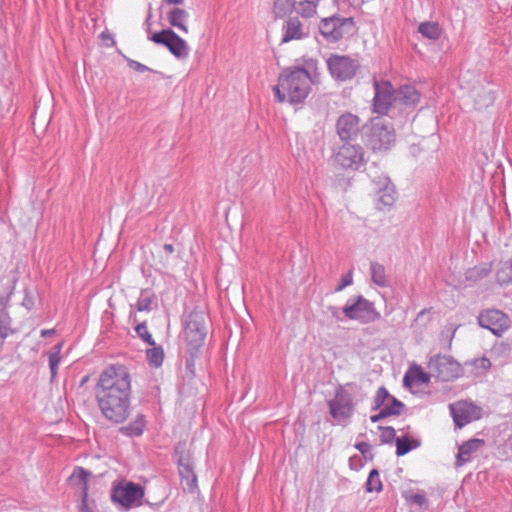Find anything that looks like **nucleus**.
<instances>
[{
    "label": "nucleus",
    "instance_id": "obj_1",
    "mask_svg": "<svg viewBox=\"0 0 512 512\" xmlns=\"http://www.w3.org/2000/svg\"><path fill=\"white\" fill-rule=\"evenodd\" d=\"M131 376L124 365L106 367L99 375L95 395L102 415L114 423H123L129 416Z\"/></svg>",
    "mask_w": 512,
    "mask_h": 512
},
{
    "label": "nucleus",
    "instance_id": "obj_2",
    "mask_svg": "<svg viewBox=\"0 0 512 512\" xmlns=\"http://www.w3.org/2000/svg\"><path fill=\"white\" fill-rule=\"evenodd\" d=\"M312 77L310 72L300 66H292L282 70L278 84L273 87L275 99L282 103L300 104L311 92Z\"/></svg>",
    "mask_w": 512,
    "mask_h": 512
},
{
    "label": "nucleus",
    "instance_id": "obj_3",
    "mask_svg": "<svg viewBox=\"0 0 512 512\" xmlns=\"http://www.w3.org/2000/svg\"><path fill=\"white\" fill-rule=\"evenodd\" d=\"M327 406L335 424L344 427L350 424L355 413V402L353 395L343 386L336 388L333 398L327 401Z\"/></svg>",
    "mask_w": 512,
    "mask_h": 512
},
{
    "label": "nucleus",
    "instance_id": "obj_4",
    "mask_svg": "<svg viewBox=\"0 0 512 512\" xmlns=\"http://www.w3.org/2000/svg\"><path fill=\"white\" fill-rule=\"evenodd\" d=\"M185 339L190 350H198L205 342L207 336V314L203 310L191 311L185 323Z\"/></svg>",
    "mask_w": 512,
    "mask_h": 512
},
{
    "label": "nucleus",
    "instance_id": "obj_5",
    "mask_svg": "<svg viewBox=\"0 0 512 512\" xmlns=\"http://www.w3.org/2000/svg\"><path fill=\"white\" fill-rule=\"evenodd\" d=\"M342 312L349 320H355L362 324H368L380 318V313L377 312L374 304L362 295L349 298Z\"/></svg>",
    "mask_w": 512,
    "mask_h": 512
},
{
    "label": "nucleus",
    "instance_id": "obj_6",
    "mask_svg": "<svg viewBox=\"0 0 512 512\" xmlns=\"http://www.w3.org/2000/svg\"><path fill=\"white\" fill-rule=\"evenodd\" d=\"M326 64L331 77L340 82L353 79L360 69L358 59L348 55L331 54L327 58Z\"/></svg>",
    "mask_w": 512,
    "mask_h": 512
},
{
    "label": "nucleus",
    "instance_id": "obj_7",
    "mask_svg": "<svg viewBox=\"0 0 512 512\" xmlns=\"http://www.w3.org/2000/svg\"><path fill=\"white\" fill-rule=\"evenodd\" d=\"M428 368L432 376L441 381H452L463 374L461 365L451 356L437 354L428 362Z\"/></svg>",
    "mask_w": 512,
    "mask_h": 512
},
{
    "label": "nucleus",
    "instance_id": "obj_8",
    "mask_svg": "<svg viewBox=\"0 0 512 512\" xmlns=\"http://www.w3.org/2000/svg\"><path fill=\"white\" fill-rule=\"evenodd\" d=\"M156 44L165 46L172 55L178 59H184L189 55L187 42L178 36L171 28L163 29L149 37Z\"/></svg>",
    "mask_w": 512,
    "mask_h": 512
},
{
    "label": "nucleus",
    "instance_id": "obj_9",
    "mask_svg": "<svg viewBox=\"0 0 512 512\" xmlns=\"http://www.w3.org/2000/svg\"><path fill=\"white\" fill-rule=\"evenodd\" d=\"M308 19H303L300 15L287 16L281 27L280 43H289L291 41H300L307 38L310 34V27L307 24Z\"/></svg>",
    "mask_w": 512,
    "mask_h": 512
},
{
    "label": "nucleus",
    "instance_id": "obj_10",
    "mask_svg": "<svg viewBox=\"0 0 512 512\" xmlns=\"http://www.w3.org/2000/svg\"><path fill=\"white\" fill-rule=\"evenodd\" d=\"M364 149L358 144L345 143L335 153L336 163L344 169L358 170L364 163Z\"/></svg>",
    "mask_w": 512,
    "mask_h": 512
},
{
    "label": "nucleus",
    "instance_id": "obj_11",
    "mask_svg": "<svg viewBox=\"0 0 512 512\" xmlns=\"http://www.w3.org/2000/svg\"><path fill=\"white\" fill-rule=\"evenodd\" d=\"M394 140V130L389 123L379 118L372 122L369 143L373 150H387Z\"/></svg>",
    "mask_w": 512,
    "mask_h": 512
},
{
    "label": "nucleus",
    "instance_id": "obj_12",
    "mask_svg": "<svg viewBox=\"0 0 512 512\" xmlns=\"http://www.w3.org/2000/svg\"><path fill=\"white\" fill-rule=\"evenodd\" d=\"M478 324L491 331L495 336H502L510 327V318L498 309L483 310L477 317Z\"/></svg>",
    "mask_w": 512,
    "mask_h": 512
},
{
    "label": "nucleus",
    "instance_id": "obj_13",
    "mask_svg": "<svg viewBox=\"0 0 512 512\" xmlns=\"http://www.w3.org/2000/svg\"><path fill=\"white\" fill-rule=\"evenodd\" d=\"M352 25V18L332 16L321 20L319 30L327 41L336 42L349 32Z\"/></svg>",
    "mask_w": 512,
    "mask_h": 512
},
{
    "label": "nucleus",
    "instance_id": "obj_14",
    "mask_svg": "<svg viewBox=\"0 0 512 512\" xmlns=\"http://www.w3.org/2000/svg\"><path fill=\"white\" fill-rule=\"evenodd\" d=\"M450 413L458 428H463L482 417V408L469 401H458L449 405Z\"/></svg>",
    "mask_w": 512,
    "mask_h": 512
},
{
    "label": "nucleus",
    "instance_id": "obj_15",
    "mask_svg": "<svg viewBox=\"0 0 512 512\" xmlns=\"http://www.w3.org/2000/svg\"><path fill=\"white\" fill-rule=\"evenodd\" d=\"M144 497V490L139 484L129 482L114 489L112 498L126 509L140 506Z\"/></svg>",
    "mask_w": 512,
    "mask_h": 512
},
{
    "label": "nucleus",
    "instance_id": "obj_16",
    "mask_svg": "<svg viewBox=\"0 0 512 512\" xmlns=\"http://www.w3.org/2000/svg\"><path fill=\"white\" fill-rule=\"evenodd\" d=\"M375 95L373 98L374 112L386 114L395 104V90L389 81L374 80Z\"/></svg>",
    "mask_w": 512,
    "mask_h": 512
},
{
    "label": "nucleus",
    "instance_id": "obj_17",
    "mask_svg": "<svg viewBox=\"0 0 512 512\" xmlns=\"http://www.w3.org/2000/svg\"><path fill=\"white\" fill-rule=\"evenodd\" d=\"M376 187V207L383 210L391 207L396 200V190L390 179L386 176H380L373 179Z\"/></svg>",
    "mask_w": 512,
    "mask_h": 512
},
{
    "label": "nucleus",
    "instance_id": "obj_18",
    "mask_svg": "<svg viewBox=\"0 0 512 512\" xmlns=\"http://www.w3.org/2000/svg\"><path fill=\"white\" fill-rule=\"evenodd\" d=\"M336 131L342 141L352 140L359 132V118L352 113L342 114L336 122Z\"/></svg>",
    "mask_w": 512,
    "mask_h": 512
},
{
    "label": "nucleus",
    "instance_id": "obj_19",
    "mask_svg": "<svg viewBox=\"0 0 512 512\" xmlns=\"http://www.w3.org/2000/svg\"><path fill=\"white\" fill-rule=\"evenodd\" d=\"M178 469L184 489L194 493L197 490V476L189 455H181L178 459Z\"/></svg>",
    "mask_w": 512,
    "mask_h": 512
},
{
    "label": "nucleus",
    "instance_id": "obj_20",
    "mask_svg": "<svg viewBox=\"0 0 512 512\" xmlns=\"http://www.w3.org/2000/svg\"><path fill=\"white\" fill-rule=\"evenodd\" d=\"M404 407V404L394 396L390 395L386 388L380 387L376 392L372 409L378 410L382 408H390L397 411L392 413V415L398 416L403 412Z\"/></svg>",
    "mask_w": 512,
    "mask_h": 512
},
{
    "label": "nucleus",
    "instance_id": "obj_21",
    "mask_svg": "<svg viewBox=\"0 0 512 512\" xmlns=\"http://www.w3.org/2000/svg\"><path fill=\"white\" fill-rule=\"evenodd\" d=\"M162 14L166 15L167 21L172 27L177 28L185 34L188 33L189 30L187 22L190 17L188 11L178 6H174L171 8L166 7L165 11Z\"/></svg>",
    "mask_w": 512,
    "mask_h": 512
},
{
    "label": "nucleus",
    "instance_id": "obj_22",
    "mask_svg": "<svg viewBox=\"0 0 512 512\" xmlns=\"http://www.w3.org/2000/svg\"><path fill=\"white\" fill-rule=\"evenodd\" d=\"M485 444L483 439L472 438L459 446L456 465L462 466L471 461L473 455Z\"/></svg>",
    "mask_w": 512,
    "mask_h": 512
},
{
    "label": "nucleus",
    "instance_id": "obj_23",
    "mask_svg": "<svg viewBox=\"0 0 512 512\" xmlns=\"http://www.w3.org/2000/svg\"><path fill=\"white\" fill-rule=\"evenodd\" d=\"M420 98L419 92L412 85H403L395 90V104L401 106H414Z\"/></svg>",
    "mask_w": 512,
    "mask_h": 512
},
{
    "label": "nucleus",
    "instance_id": "obj_24",
    "mask_svg": "<svg viewBox=\"0 0 512 512\" xmlns=\"http://www.w3.org/2000/svg\"><path fill=\"white\" fill-rule=\"evenodd\" d=\"M430 381V374L424 372L419 366H412L403 378L404 386L413 387L418 384H426Z\"/></svg>",
    "mask_w": 512,
    "mask_h": 512
},
{
    "label": "nucleus",
    "instance_id": "obj_25",
    "mask_svg": "<svg viewBox=\"0 0 512 512\" xmlns=\"http://www.w3.org/2000/svg\"><path fill=\"white\" fill-rule=\"evenodd\" d=\"M271 3L275 18L290 16L293 10L297 13L298 1L296 0H271Z\"/></svg>",
    "mask_w": 512,
    "mask_h": 512
},
{
    "label": "nucleus",
    "instance_id": "obj_26",
    "mask_svg": "<svg viewBox=\"0 0 512 512\" xmlns=\"http://www.w3.org/2000/svg\"><path fill=\"white\" fill-rule=\"evenodd\" d=\"M89 476L90 472H88L82 467H77L74 469L73 473L69 477V481L72 486L78 487L81 495H84V492L88 493Z\"/></svg>",
    "mask_w": 512,
    "mask_h": 512
},
{
    "label": "nucleus",
    "instance_id": "obj_27",
    "mask_svg": "<svg viewBox=\"0 0 512 512\" xmlns=\"http://www.w3.org/2000/svg\"><path fill=\"white\" fill-rule=\"evenodd\" d=\"M421 442L418 439L410 438L409 436L396 438V455L404 456L410 451L418 448Z\"/></svg>",
    "mask_w": 512,
    "mask_h": 512
},
{
    "label": "nucleus",
    "instance_id": "obj_28",
    "mask_svg": "<svg viewBox=\"0 0 512 512\" xmlns=\"http://www.w3.org/2000/svg\"><path fill=\"white\" fill-rule=\"evenodd\" d=\"M371 279L374 284L379 287L388 286V280L386 277L385 267L378 263L372 262L370 265Z\"/></svg>",
    "mask_w": 512,
    "mask_h": 512
},
{
    "label": "nucleus",
    "instance_id": "obj_29",
    "mask_svg": "<svg viewBox=\"0 0 512 512\" xmlns=\"http://www.w3.org/2000/svg\"><path fill=\"white\" fill-rule=\"evenodd\" d=\"M418 32L427 39L437 40L441 35V28L436 22H423L418 26Z\"/></svg>",
    "mask_w": 512,
    "mask_h": 512
},
{
    "label": "nucleus",
    "instance_id": "obj_30",
    "mask_svg": "<svg viewBox=\"0 0 512 512\" xmlns=\"http://www.w3.org/2000/svg\"><path fill=\"white\" fill-rule=\"evenodd\" d=\"M155 296L151 290L143 289L140 292L139 298L136 302V309L140 312H149L152 310V304Z\"/></svg>",
    "mask_w": 512,
    "mask_h": 512
},
{
    "label": "nucleus",
    "instance_id": "obj_31",
    "mask_svg": "<svg viewBox=\"0 0 512 512\" xmlns=\"http://www.w3.org/2000/svg\"><path fill=\"white\" fill-rule=\"evenodd\" d=\"M496 278L500 285H509L512 283V258L502 263L496 273Z\"/></svg>",
    "mask_w": 512,
    "mask_h": 512
},
{
    "label": "nucleus",
    "instance_id": "obj_32",
    "mask_svg": "<svg viewBox=\"0 0 512 512\" xmlns=\"http://www.w3.org/2000/svg\"><path fill=\"white\" fill-rule=\"evenodd\" d=\"M13 332L11 318L6 307H0V338L2 341Z\"/></svg>",
    "mask_w": 512,
    "mask_h": 512
},
{
    "label": "nucleus",
    "instance_id": "obj_33",
    "mask_svg": "<svg viewBox=\"0 0 512 512\" xmlns=\"http://www.w3.org/2000/svg\"><path fill=\"white\" fill-rule=\"evenodd\" d=\"M61 349L62 345L57 344L49 353V368L51 372V379H54L57 374V369L61 361Z\"/></svg>",
    "mask_w": 512,
    "mask_h": 512
},
{
    "label": "nucleus",
    "instance_id": "obj_34",
    "mask_svg": "<svg viewBox=\"0 0 512 512\" xmlns=\"http://www.w3.org/2000/svg\"><path fill=\"white\" fill-rule=\"evenodd\" d=\"M145 427V419L143 415L137 416V418L131 422L128 426L123 427L122 430L129 436H140Z\"/></svg>",
    "mask_w": 512,
    "mask_h": 512
},
{
    "label": "nucleus",
    "instance_id": "obj_35",
    "mask_svg": "<svg viewBox=\"0 0 512 512\" xmlns=\"http://www.w3.org/2000/svg\"><path fill=\"white\" fill-rule=\"evenodd\" d=\"M146 357L149 365L160 367L164 360V351L162 347H152L146 351Z\"/></svg>",
    "mask_w": 512,
    "mask_h": 512
},
{
    "label": "nucleus",
    "instance_id": "obj_36",
    "mask_svg": "<svg viewBox=\"0 0 512 512\" xmlns=\"http://www.w3.org/2000/svg\"><path fill=\"white\" fill-rule=\"evenodd\" d=\"M383 489L382 482L380 480L379 472L377 469L371 470L369 476L366 481V491L371 492H381Z\"/></svg>",
    "mask_w": 512,
    "mask_h": 512
},
{
    "label": "nucleus",
    "instance_id": "obj_37",
    "mask_svg": "<svg viewBox=\"0 0 512 512\" xmlns=\"http://www.w3.org/2000/svg\"><path fill=\"white\" fill-rule=\"evenodd\" d=\"M490 268L485 265L475 266L466 272V279L471 281H477L484 276L488 275Z\"/></svg>",
    "mask_w": 512,
    "mask_h": 512
},
{
    "label": "nucleus",
    "instance_id": "obj_38",
    "mask_svg": "<svg viewBox=\"0 0 512 512\" xmlns=\"http://www.w3.org/2000/svg\"><path fill=\"white\" fill-rule=\"evenodd\" d=\"M138 336L144 341L146 342L147 344L151 345V346H154L155 345V341L152 337V335L149 333L148 329H147V325L145 323H140L136 326L135 328Z\"/></svg>",
    "mask_w": 512,
    "mask_h": 512
},
{
    "label": "nucleus",
    "instance_id": "obj_39",
    "mask_svg": "<svg viewBox=\"0 0 512 512\" xmlns=\"http://www.w3.org/2000/svg\"><path fill=\"white\" fill-rule=\"evenodd\" d=\"M381 430L380 439L382 443H392L394 440L396 441V431L391 426H379Z\"/></svg>",
    "mask_w": 512,
    "mask_h": 512
},
{
    "label": "nucleus",
    "instance_id": "obj_40",
    "mask_svg": "<svg viewBox=\"0 0 512 512\" xmlns=\"http://www.w3.org/2000/svg\"><path fill=\"white\" fill-rule=\"evenodd\" d=\"M353 283V274L352 271H349L345 275H343L340 279L339 284L335 287V292H340L346 287L350 286Z\"/></svg>",
    "mask_w": 512,
    "mask_h": 512
},
{
    "label": "nucleus",
    "instance_id": "obj_41",
    "mask_svg": "<svg viewBox=\"0 0 512 512\" xmlns=\"http://www.w3.org/2000/svg\"><path fill=\"white\" fill-rule=\"evenodd\" d=\"M395 412H396L395 410H392L390 408H382V409H380L379 413L372 415L370 417V420H371V422L376 423L384 418L391 416L392 413H395Z\"/></svg>",
    "mask_w": 512,
    "mask_h": 512
},
{
    "label": "nucleus",
    "instance_id": "obj_42",
    "mask_svg": "<svg viewBox=\"0 0 512 512\" xmlns=\"http://www.w3.org/2000/svg\"><path fill=\"white\" fill-rule=\"evenodd\" d=\"M406 499L408 502L416 504L420 507L423 506L427 501L424 493H415L412 494L410 497H407Z\"/></svg>",
    "mask_w": 512,
    "mask_h": 512
},
{
    "label": "nucleus",
    "instance_id": "obj_43",
    "mask_svg": "<svg viewBox=\"0 0 512 512\" xmlns=\"http://www.w3.org/2000/svg\"><path fill=\"white\" fill-rule=\"evenodd\" d=\"M128 66L131 69H133V70H135V71H137L139 73H144L146 71H150L149 67H147L144 64H142V63H140L138 61H135V60H129L128 61Z\"/></svg>",
    "mask_w": 512,
    "mask_h": 512
},
{
    "label": "nucleus",
    "instance_id": "obj_44",
    "mask_svg": "<svg viewBox=\"0 0 512 512\" xmlns=\"http://www.w3.org/2000/svg\"><path fill=\"white\" fill-rule=\"evenodd\" d=\"M327 312L331 315L332 318H334L336 321H341V311L338 307L329 305L327 307Z\"/></svg>",
    "mask_w": 512,
    "mask_h": 512
},
{
    "label": "nucleus",
    "instance_id": "obj_45",
    "mask_svg": "<svg viewBox=\"0 0 512 512\" xmlns=\"http://www.w3.org/2000/svg\"><path fill=\"white\" fill-rule=\"evenodd\" d=\"M184 1L185 0H163L160 6V12L163 13L169 5L177 6L182 4Z\"/></svg>",
    "mask_w": 512,
    "mask_h": 512
},
{
    "label": "nucleus",
    "instance_id": "obj_46",
    "mask_svg": "<svg viewBox=\"0 0 512 512\" xmlns=\"http://www.w3.org/2000/svg\"><path fill=\"white\" fill-rule=\"evenodd\" d=\"M88 493L84 492V495H81V504H80V512H92V510L88 507Z\"/></svg>",
    "mask_w": 512,
    "mask_h": 512
},
{
    "label": "nucleus",
    "instance_id": "obj_47",
    "mask_svg": "<svg viewBox=\"0 0 512 512\" xmlns=\"http://www.w3.org/2000/svg\"><path fill=\"white\" fill-rule=\"evenodd\" d=\"M356 449L361 452L363 455H365L366 453L370 452L371 450V446L370 444L366 443V442H360V443H357L355 445Z\"/></svg>",
    "mask_w": 512,
    "mask_h": 512
},
{
    "label": "nucleus",
    "instance_id": "obj_48",
    "mask_svg": "<svg viewBox=\"0 0 512 512\" xmlns=\"http://www.w3.org/2000/svg\"><path fill=\"white\" fill-rule=\"evenodd\" d=\"M54 334V330L53 329H43L41 330V336L42 337H49L51 335Z\"/></svg>",
    "mask_w": 512,
    "mask_h": 512
},
{
    "label": "nucleus",
    "instance_id": "obj_49",
    "mask_svg": "<svg viewBox=\"0 0 512 512\" xmlns=\"http://www.w3.org/2000/svg\"><path fill=\"white\" fill-rule=\"evenodd\" d=\"M163 249L165 250V252L167 253H172L174 251V247L172 244H165L163 246Z\"/></svg>",
    "mask_w": 512,
    "mask_h": 512
},
{
    "label": "nucleus",
    "instance_id": "obj_50",
    "mask_svg": "<svg viewBox=\"0 0 512 512\" xmlns=\"http://www.w3.org/2000/svg\"><path fill=\"white\" fill-rule=\"evenodd\" d=\"M482 363H483V367H490L491 363L488 359L484 358L482 360Z\"/></svg>",
    "mask_w": 512,
    "mask_h": 512
},
{
    "label": "nucleus",
    "instance_id": "obj_51",
    "mask_svg": "<svg viewBox=\"0 0 512 512\" xmlns=\"http://www.w3.org/2000/svg\"><path fill=\"white\" fill-rule=\"evenodd\" d=\"M315 65H316V61H314L313 59H310V61L308 62V67L313 68V67H315Z\"/></svg>",
    "mask_w": 512,
    "mask_h": 512
},
{
    "label": "nucleus",
    "instance_id": "obj_52",
    "mask_svg": "<svg viewBox=\"0 0 512 512\" xmlns=\"http://www.w3.org/2000/svg\"><path fill=\"white\" fill-rule=\"evenodd\" d=\"M151 17H152V15H151V13H149L148 17H147V19L145 21L147 25H149V21H150Z\"/></svg>",
    "mask_w": 512,
    "mask_h": 512
},
{
    "label": "nucleus",
    "instance_id": "obj_53",
    "mask_svg": "<svg viewBox=\"0 0 512 512\" xmlns=\"http://www.w3.org/2000/svg\"><path fill=\"white\" fill-rule=\"evenodd\" d=\"M424 313H425V310H422L421 312H419L418 317L424 315Z\"/></svg>",
    "mask_w": 512,
    "mask_h": 512
}]
</instances>
